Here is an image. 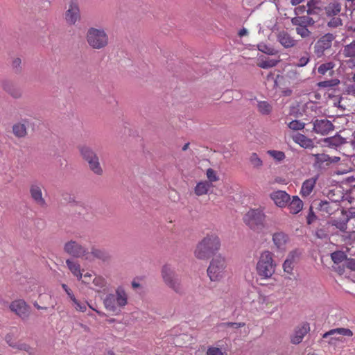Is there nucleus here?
<instances>
[{
    "instance_id": "41",
    "label": "nucleus",
    "mask_w": 355,
    "mask_h": 355,
    "mask_svg": "<svg viewBox=\"0 0 355 355\" xmlns=\"http://www.w3.org/2000/svg\"><path fill=\"white\" fill-rule=\"evenodd\" d=\"M267 153L279 162L283 161L286 157L285 153L280 150H268Z\"/></svg>"
},
{
    "instance_id": "34",
    "label": "nucleus",
    "mask_w": 355,
    "mask_h": 355,
    "mask_svg": "<svg viewBox=\"0 0 355 355\" xmlns=\"http://www.w3.org/2000/svg\"><path fill=\"white\" fill-rule=\"evenodd\" d=\"M80 152L83 159L87 162L97 156L96 153L89 146H83L80 148Z\"/></svg>"
},
{
    "instance_id": "15",
    "label": "nucleus",
    "mask_w": 355,
    "mask_h": 355,
    "mask_svg": "<svg viewBox=\"0 0 355 355\" xmlns=\"http://www.w3.org/2000/svg\"><path fill=\"white\" fill-rule=\"evenodd\" d=\"M313 132L321 135H326L334 129L332 122L326 119H315L313 121Z\"/></svg>"
},
{
    "instance_id": "7",
    "label": "nucleus",
    "mask_w": 355,
    "mask_h": 355,
    "mask_svg": "<svg viewBox=\"0 0 355 355\" xmlns=\"http://www.w3.org/2000/svg\"><path fill=\"white\" fill-rule=\"evenodd\" d=\"M86 40L94 49H104L109 44L108 35L103 28H89L86 33Z\"/></svg>"
},
{
    "instance_id": "64",
    "label": "nucleus",
    "mask_w": 355,
    "mask_h": 355,
    "mask_svg": "<svg viewBox=\"0 0 355 355\" xmlns=\"http://www.w3.org/2000/svg\"><path fill=\"white\" fill-rule=\"evenodd\" d=\"M334 269L336 271H337L340 275H342L343 272H344V268L343 267H340V266H338V268H335L334 267Z\"/></svg>"
},
{
    "instance_id": "29",
    "label": "nucleus",
    "mask_w": 355,
    "mask_h": 355,
    "mask_svg": "<svg viewBox=\"0 0 355 355\" xmlns=\"http://www.w3.org/2000/svg\"><path fill=\"white\" fill-rule=\"evenodd\" d=\"M66 264L71 273L77 277L78 280H80L83 277V274L80 270V264L70 259H67Z\"/></svg>"
},
{
    "instance_id": "2",
    "label": "nucleus",
    "mask_w": 355,
    "mask_h": 355,
    "mask_svg": "<svg viewBox=\"0 0 355 355\" xmlns=\"http://www.w3.org/2000/svg\"><path fill=\"white\" fill-rule=\"evenodd\" d=\"M220 247V241L215 234H207L196 245L195 257L198 259H207L218 252Z\"/></svg>"
},
{
    "instance_id": "6",
    "label": "nucleus",
    "mask_w": 355,
    "mask_h": 355,
    "mask_svg": "<svg viewBox=\"0 0 355 355\" xmlns=\"http://www.w3.org/2000/svg\"><path fill=\"white\" fill-rule=\"evenodd\" d=\"M266 215L263 209H250L243 216L244 223L254 232H259L265 227Z\"/></svg>"
},
{
    "instance_id": "43",
    "label": "nucleus",
    "mask_w": 355,
    "mask_h": 355,
    "mask_svg": "<svg viewBox=\"0 0 355 355\" xmlns=\"http://www.w3.org/2000/svg\"><path fill=\"white\" fill-rule=\"evenodd\" d=\"M6 340L7 342V343L12 347H15V348H17L20 350H24V351H26V352H29V349H31L30 347L26 344H19V345H16L15 344L12 340H11V336L10 335H7L6 336Z\"/></svg>"
},
{
    "instance_id": "37",
    "label": "nucleus",
    "mask_w": 355,
    "mask_h": 355,
    "mask_svg": "<svg viewBox=\"0 0 355 355\" xmlns=\"http://www.w3.org/2000/svg\"><path fill=\"white\" fill-rule=\"evenodd\" d=\"M13 134L17 137H24L26 135V128L23 123H17L12 126Z\"/></svg>"
},
{
    "instance_id": "50",
    "label": "nucleus",
    "mask_w": 355,
    "mask_h": 355,
    "mask_svg": "<svg viewBox=\"0 0 355 355\" xmlns=\"http://www.w3.org/2000/svg\"><path fill=\"white\" fill-rule=\"evenodd\" d=\"M277 60L268 59L266 60H262L259 64V67L262 69H269L275 67L277 64Z\"/></svg>"
},
{
    "instance_id": "52",
    "label": "nucleus",
    "mask_w": 355,
    "mask_h": 355,
    "mask_svg": "<svg viewBox=\"0 0 355 355\" xmlns=\"http://www.w3.org/2000/svg\"><path fill=\"white\" fill-rule=\"evenodd\" d=\"M295 264L291 263L289 261L285 260L283 263V270L288 275H292Z\"/></svg>"
},
{
    "instance_id": "57",
    "label": "nucleus",
    "mask_w": 355,
    "mask_h": 355,
    "mask_svg": "<svg viewBox=\"0 0 355 355\" xmlns=\"http://www.w3.org/2000/svg\"><path fill=\"white\" fill-rule=\"evenodd\" d=\"M345 266L352 270L355 271V259H347L345 261Z\"/></svg>"
},
{
    "instance_id": "25",
    "label": "nucleus",
    "mask_w": 355,
    "mask_h": 355,
    "mask_svg": "<svg viewBox=\"0 0 355 355\" xmlns=\"http://www.w3.org/2000/svg\"><path fill=\"white\" fill-rule=\"evenodd\" d=\"M318 177L315 176L306 180L302 183L300 190V194L302 197H308L311 193L315 186Z\"/></svg>"
},
{
    "instance_id": "51",
    "label": "nucleus",
    "mask_w": 355,
    "mask_h": 355,
    "mask_svg": "<svg viewBox=\"0 0 355 355\" xmlns=\"http://www.w3.org/2000/svg\"><path fill=\"white\" fill-rule=\"evenodd\" d=\"M258 49L268 55H273L275 54V49L265 44H260L258 45Z\"/></svg>"
},
{
    "instance_id": "35",
    "label": "nucleus",
    "mask_w": 355,
    "mask_h": 355,
    "mask_svg": "<svg viewBox=\"0 0 355 355\" xmlns=\"http://www.w3.org/2000/svg\"><path fill=\"white\" fill-rule=\"evenodd\" d=\"M335 67V64L333 62H325V63H323V64H321L318 67V72L320 74V75H325L328 71H329V73L331 75L333 74L334 73V71H333V69Z\"/></svg>"
},
{
    "instance_id": "60",
    "label": "nucleus",
    "mask_w": 355,
    "mask_h": 355,
    "mask_svg": "<svg viewBox=\"0 0 355 355\" xmlns=\"http://www.w3.org/2000/svg\"><path fill=\"white\" fill-rule=\"evenodd\" d=\"M347 92L349 94L355 95V84L349 85L347 87Z\"/></svg>"
},
{
    "instance_id": "19",
    "label": "nucleus",
    "mask_w": 355,
    "mask_h": 355,
    "mask_svg": "<svg viewBox=\"0 0 355 355\" xmlns=\"http://www.w3.org/2000/svg\"><path fill=\"white\" fill-rule=\"evenodd\" d=\"M347 143V139L338 133L333 137H327L323 139V144L325 146L336 150Z\"/></svg>"
},
{
    "instance_id": "13",
    "label": "nucleus",
    "mask_w": 355,
    "mask_h": 355,
    "mask_svg": "<svg viewBox=\"0 0 355 355\" xmlns=\"http://www.w3.org/2000/svg\"><path fill=\"white\" fill-rule=\"evenodd\" d=\"M310 331V324L307 322H304L293 330L291 335V343L294 345H298L303 340L304 336Z\"/></svg>"
},
{
    "instance_id": "14",
    "label": "nucleus",
    "mask_w": 355,
    "mask_h": 355,
    "mask_svg": "<svg viewBox=\"0 0 355 355\" xmlns=\"http://www.w3.org/2000/svg\"><path fill=\"white\" fill-rule=\"evenodd\" d=\"M66 22L69 25H74L80 19V11L78 3L71 1L64 14Z\"/></svg>"
},
{
    "instance_id": "48",
    "label": "nucleus",
    "mask_w": 355,
    "mask_h": 355,
    "mask_svg": "<svg viewBox=\"0 0 355 355\" xmlns=\"http://www.w3.org/2000/svg\"><path fill=\"white\" fill-rule=\"evenodd\" d=\"M91 254L94 257L101 259V260H105L107 258V253L101 249L93 248L92 249Z\"/></svg>"
},
{
    "instance_id": "40",
    "label": "nucleus",
    "mask_w": 355,
    "mask_h": 355,
    "mask_svg": "<svg viewBox=\"0 0 355 355\" xmlns=\"http://www.w3.org/2000/svg\"><path fill=\"white\" fill-rule=\"evenodd\" d=\"M340 83L338 79L334 78L328 80H324L319 82L317 85L319 88H333Z\"/></svg>"
},
{
    "instance_id": "26",
    "label": "nucleus",
    "mask_w": 355,
    "mask_h": 355,
    "mask_svg": "<svg viewBox=\"0 0 355 355\" xmlns=\"http://www.w3.org/2000/svg\"><path fill=\"white\" fill-rule=\"evenodd\" d=\"M292 25L300 27L305 25L313 26L315 21L312 17L309 16H296L291 19Z\"/></svg>"
},
{
    "instance_id": "8",
    "label": "nucleus",
    "mask_w": 355,
    "mask_h": 355,
    "mask_svg": "<svg viewBox=\"0 0 355 355\" xmlns=\"http://www.w3.org/2000/svg\"><path fill=\"white\" fill-rule=\"evenodd\" d=\"M161 274L166 286L177 293H183L181 280L173 267L168 264L163 266Z\"/></svg>"
},
{
    "instance_id": "45",
    "label": "nucleus",
    "mask_w": 355,
    "mask_h": 355,
    "mask_svg": "<svg viewBox=\"0 0 355 355\" xmlns=\"http://www.w3.org/2000/svg\"><path fill=\"white\" fill-rule=\"evenodd\" d=\"M301 252L298 250H295L290 252L286 259L293 264H296L300 257Z\"/></svg>"
},
{
    "instance_id": "36",
    "label": "nucleus",
    "mask_w": 355,
    "mask_h": 355,
    "mask_svg": "<svg viewBox=\"0 0 355 355\" xmlns=\"http://www.w3.org/2000/svg\"><path fill=\"white\" fill-rule=\"evenodd\" d=\"M93 284L95 286L94 290L101 292L107 287V281L105 278L98 276L93 279Z\"/></svg>"
},
{
    "instance_id": "44",
    "label": "nucleus",
    "mask_w": 355,
    "mask_h": 355,
    "mask_svg": "<svg viewBox=\"0 0 355 355\" xmlns=\"http://www.w3.org/2000/svg\"><path fill=\"white\" fill-rule=\"evenodd\" d=\"M288 127L293 130H302L305 127V123L300 120H293L288 124Z\"/></svg>"
},
{
    "instance_id": "27",
    "label": "nucleus",
    "mask_w": 355,
    "mask_h": 355,
    "mask_svg": "<svg viewBox=\"0 0 355 355\" xmlns=\"http://www.w3.org/2000/svg\"><path fill=\"white\" fill-rule=\"evenodd\" d=\"M287 205L291 214H297L302 209L303 202L297 196H293Z\"/></svg>"
},
{
    "instance_id": "55",
    "label": "nucleus",
    "mask_w": 355,
    "mask_h": 355,
    "mask_svg": "<svg viewBox=\"0 0 355 355\" xmlns=\"http://www.w3.org/2000/svg\"><path fill=\"white\" fill-rule=\"evenodd\" d=\"M316 219V216L315 215L312 207H311L309 209V212L306 217V221L308 224H311Z\"/></svg>"
},
{
    "instance_id": "17",
    "label": "nucleus",
    "mask_w": 355,
    "mask_h": 355,
    "mask_svg": "<svg viewBox=\"0 0 355 355\" xmlns=\"http://www.w3.org/2000/svg\"><path fill=\"white\" fill-rule=\"evenodd\" d=\"M340 209L338 200H321L318 205V209L323 214L332 215Z\"/></svg>"
},
{
    "instance_id": "28",
    "label": "nucleus",
    "mask_w": 355,
    "mask_h": 355,
    "mask_svg": "<svg viewBox=\"0 0 355 355\" xmlns=\"http://www.w3.org/2000/svg\"><path fill=\"white\" fill-rule=\"evenodd\" d=\"M212 187V184L207 180L200 181L196 184L194 188V193L198 196L206 195Z\"/></svg>"
},
{
    "instance_id": "3",
    "label": "nucleus",
    "mask_w": 355,
    "mask_h": 355,
    "mask_svg": "<svg viewBox=\"0 0 355 355\" xmlns=\"http://www.w3.org/2000/svg\"><path fill=\"white\" fill-rule=\"evenodd\" d=\"M277 263L274 259V254L269 250L261 252L257 265V274L261 279H269L275 272Z\"/></svg>"
},
{
    "instance_id": "39",
    "label": "nucleus",
    "mask_w": 355,
    "mask_h": 355,
    "mask_svg": "<svg viewBox=\"0 0 355 355\" xmlns=\"http://www.w3.org/2000/svg\"><path fill=\"white\" fill-rule=\"evenodd\" d=\"M331 258L334 263L338 264L347 260V255L343 251H336L331 254Z\"/></svg>"
},
{
    "instance_id": "46",
    "label": "nucleus",
    "mask_w": 355,
    "mask_h": 355,
    "mask_svg": "<svg viewBox=\"0 0 355 355\" xmlns=\"http://www.w3.org/2000/svg\"><path fill=\"white\" fill-rule=\"evenodd\" d=\"M311 56L308 52H305L304 55L300 57L297 62L295 64L296 67H303L306 66L310 61Z\"/></svg>"
},
{
    "instance_id": "63",
    "label": "nucleus",
    "mask_w": 355,
    "mask_h": 355,
    "mask_svg": "<svg viewBox=\"0 0 355 355\" xmlns=\"http://www.w3.org/2000/svg\"><path fill=\"white\" fill-rule=\"evenodd\" d=\"M316 235H317V236H318V238L322 239V238H323V237L324 236V232H323L322 230H318V231L316 232Z\"/></svg>"
},
{
    "instance_id": "62",
    "label": "nucleus",
    "mask_w": 355,
    "mask_h": 355,
    "mask_svg": "<svg viewBox=\"0 0 355 355\" xmlns=\"http://www.w3.org/2000/svg\"><path fill=\"white\" fill-rule=\"evenodd\" d=\"M247 33H248V31H247V29H246V28H243L242 29H241V30L239 31V35L240 37H243V36H244V35H247Z\"/></svg>"
},
{
    "instance_id": "38",
    "label": "nucleus",
    "mask_w": 355,
    "mask_h": 355,
    "mask_svg": "<svg viewBox=\"0 0 355 355\" xmlns=\"http://www.w3.org/2000/svg\"><path fill=\"white\" fill-rule=\"evenodd\" d=\"M311 1H312V0H309L306 3V6H297L294 9V12L295 14V15H302L304 13H306L307 15L306 16H309V17H316V15H312L311 13H309V12L308 11L309 10V2L311 3Z\"/></svg>"
},
{
    "instance_id": "1",
    "label": "nucleus",
    "mask_w": 355,
    "mask_h": 355,
    "mask_svg": "<svg viewBox=\"0 0 355 355\" xmlns=\"http://www.w3.org/2000/svg\"><path fill=\"white\" fill-rule=\"evenodd\" d=\"M309 13L316 15L318 17L324 16L329 19L327 22L329 28L334 29L343 26V21L340 17L343 5L340 0H312L309 2Z\"/></svg>"
},
{
    "instance_id": "11",
    "label": "nucleus",
    "mask_w": 355,
    "mask_h": 355,
    "mask_svg": "<svg viewBox=\"0 0 355 355\" xmlns=\"http://www.w3.org/2000/svg\"><path fill=\"white\" fill-rule=\"evenodd\" d=\"M63 249L64 252L75 258L83 257L88 253L85 247L73 240L66 242Z\"/></svg>"
},
{
    "instance_id": "5",
    "label": "nucleus",
    "mask_w": 355,
    "mask_h": 355,
    "mask_svg": "<svg viewBox=\"0 0 355 355\" xmlns=\"http://www.w3.org/2000/svg\"><path fill=\"white\" fill-rule=\"evenodd\" d=\"M227 263L221 255L214 257L207 270V276L211 282H219L226 276Z\"/></svg>"
},
{
    "instance_id": "32",
    "label": "nucleus",
    "mask_w": 355,
    "mask_h": 355,
    "mask_svg": "<svg viewBox=\"0 0 355 355\" xmlns=\"http://www.w3.org/2000/svg\"><path fill=\"white\" fill-rule=\"evenodd\" d=\"M257 107L259 112L262 115H269L272 112V105L266 101H257Z\"/></svg>"
},
{
    "instance_id": "54",
    "label": "nucleus",
    "mask_w": 355,
    "mask_h": 355,
    "mask_svg": "<svg viewBox=\"0 0 355 355\" xmlns=\"http://www.w3.org/2000/svg\"><path fill=\"white\" fill-rule=\"evenodd\" d=\"M223 352L220 349L215 347H210L207 351V355H223Z\"/></svg>"
},
{
    "instance_id": "21",
    "label": "nucleus",
    "mask_w": 355,
    "mask_h": 355,
    "mask_svg": "<svg viewBox=\"0 0 355 355\" xmlns=\"http://www.w3.org/2000/svg\"><path fill=\"white\" fill-rule=\"evenodd\" d=\"M288 241V236L283 232H275L272 235L274 245L279 250H284L286 249Z\"/></svg>"
},
{
    "instance_id": "4",
    "label": "nucleus",
    "mask_w": 355,
    "mask_h": 355,
    "mask_svg": "<svg viewBox=\"0 0 355 355\" xmlns=\"http://www.w3.org/2000/svg\"><path fill=\"white\" fill-rule=\"evenodd\" d=\"M128 294L122 286L115 289L114 293L107 294L103 300L105 308L112 313H119L128 304Z\"/></svg>"
},
{
    "instance_id": "33",
    "label": "nucleus",
    "mask_w": 355,
    "mask_h": 355,
    "mask_svg": "<svg viewBox=\"0 0 355 355\" xmlns=\"http://www.w3.org/2000/svg\"><path fill=\"white\" fill-rule=\"evenodd\" d=\"M89 167L90 170L98 175H101L103 173V170L101 166L99 159L98 156L95 157L94 159L87 162Z\"/></svg>"
},
{
    "instance_id": "22",
    "label": "nucleus",
    "mask_w": 355,
    "mask_h": 355,
    "mask_svg": "<svg viewBox=\"0 0 355 355\" xmlns=\"http://www.w3.org/2000/svg\"><path fill=\"white\" fill-rule=\"evenodd\" d=\"M313 157H315L314 167L316 168H325L331 164V157L327 154H313Z\"/></svg>"
},
{
    "instance_id": "49",
    "label": "nucleus",
    "mask_w": 355,
    "mask_h": 355,
    "mask_svg": "<svg viewBox=\"0 0 355 355\" xmlns=\"http://www.w3.org/2000/svg\"><path fill=\"white\" fill-rule=\"evenodd\" d=\"M206 175L208 179L207 182L212 184L214 182H216L219 180V177L216 172L213 168H208L206 171Z\"/></svg>"
},
{
    "instance_id": "61",
    "label": "nucleus",
    "mask_w": 355,
    "mask_h": 355,
    "mask_svg": "<svg viewBox=\"0 0 355 355\" xmlns=\"http://www.w3.org/2000/svg\"><path fill=\"white\" fill-rule=\"evenodd\" d=\"M304 1L305 0H291V4L293 6H296Z\"/></svg>"
},
{
    "instance_id": "10",
    "label": "nucleus",
    "mask_w": 355,
    "mask_h": 355,
    "mask_svg": "<svg viewBox=\"0 0 355 355\" xmlns=\"http://www.w3.org/2000/svg\"><path fill=\"white\" fill-rule=\"evenodd\" d=\"M338 335L352 337L353 336V332L349 329L347 328H336L332 329L327 332H325L322 335V338H329L327 343L329 345L336 346L339 342H343V340L337 336Z\"/></svg>"
},
{
    "instance_id": "20",
    "label": "nucleus",
    "mask_w": 355,
    "mask_h": 355,
    "mask_svg": "<svg viewBox=\"0 0 355 355\" xmlns=\"http://www.w3.org/2000/svg\"><path fill=\"white\" fill-rule=\"evenodd\" d=\"M341 216L339 218H333L330 221V224L332 226L336 227L337 229L340 230L341 232H346L347 228V223L349 220L347 212L343 209L340 210Z\"/></svg>"
},
{
    "instance_id": "24",
    "label": "nucleus",
    "mask_w": 355,
    "mask_h": 355,
    "mask_svg": "<svg viewBox=\"0 0 355 355\" xmlns=\"http://www.w3.org/2000/svg\"><path fill=\"white\" fill-rule=\"evenodd\" d=\"M292 139L295 143L304 148H312L314 147L313 141L301 133L295 134L293 135Z\"/></svg>"
},
{
    "instance_id": "47",
    "label": "nucleus",
    "mask_w": 355,
    "mask_h": 355,
    "mask_svg": "<svg viewBox=\"0 0 355 355\" xmlns=\"http://www.w3.org/2000/svg\"><path fill=\"white\" fill-rule=\"evenodd\" d=\"M250 162L251 164L255 168H259L262 166L263 162L261 159L258 156L256 153H252L250 157Z\"/></svg>"
},
{
    "instance_id": "16",
    "label": "nucleus",
    "mask_w": 355,
    "mask_h": 355,
    "mask_svg": "<svg viewBox=\"0 0 355 355\" xmlns=\"http://www.w3.org/2000/svg\"><path fill=\"white\" fill-rule=\"evenodd\" d=\"M42 185L41 183L35 182L30 186V194L33 200L40 207H46V202L42 196Z\"/></svg>"
},
{
    "instance_id": "42",
    "label": "nucleus",
    "mask_w": 355,
    "mask_h": 355,
    "mask_svg": "<svg viewBox=\"0 0 355 355\" xmlns=\"http://www.w3.org/2000/svg\"><path fill=\"white\" fill-rule=\"evenodd\" d=\"M309 25L296 27L295 31L302 38H308L311 36V32L308 28Z\"/></svg>"
},
{
    "instance_id": "59",
    "label": "nucleus",
    "mask_w": 355,
    "mask_h": 355,
    "mask_svg": "<svg viewBox=\"0 0 355 355\" xmlns=\"http://www.w3.org/2000/svg\"><path fill=\"white\" fill-rule=\"evenodd\" d=\"M21 63V60L20 58H15L12 61V67L14 69H16L17 70H18L20 68Z\"/></svg>"
},
{
    "instance_id": "23",
    "label": "nucleus",
    "mask_w": 355,
    "mask_h": 355,
    "mask_svg": "<svg viewBox=\"0 0 355 355\" xmlns=\"http://www.w3.org/2000/svg\"><path fill=\"white\" fill-rule=\"evenodd\" d=\"M277 41L284 48H291L296 45V40L287 32L281 31L277 35Z\"/></svg>"
},
{
    "instance_id": "53",
    "label": "nucleus",
    "mask_w": 355,
    "mask_h": 355,
    "mask_svg": "<svg viewBox=\"0 0 355 355\" xmlns=\"http://www.w3.org/2000/svg\"><path fill=\"white\" fill-rule=\"evenodd\" d=\"M74 305L75 309L80 312H85L87 310V303L86 302H80L76 297L75 300H71Z\"/></svg>"
},
{
    "instance_id": "12",
    "label": "nucleus",
    "mask_w": 355,
    "mask_h": 355,
    "mask_svg": "<svg viewBox=\"0 0 355 355\" xmlns=\"http://www.w3.org/2000/svg\"><path fill=\"white\" fill-rule=\"evenodd\" d=\"M10 309L14 312L21 320H27L31 315V307L24 300H16L12 301Z\"/></svg>"
},
{
    "instance_id": "30",
    "label": "nucleus",
    "mask_w": 355,
    "mask_h": 355,
    "mask_svg": "<svg viewBox=\"0 0 355 355\" xmlns=\"http://www.w3.org/2000/svg\"><path fill=\"white\" fill-rule=\"evenodd\" d=\"M3 88L13 98H18L21 96V89L10 83H3Z\"/></svg>"
},
{
    "instance_id": "9",
    "label": "nucleus",
    "mask_w": 355,
    "mask_h": 355,
    "mask_svg": "<svg viewBox=\"0 0 355 355\" xmlns=\"http://www.w3.org/2000/svg\"><path fill=\"white\" fill-rule=\"evenodd\" d=\"M336 39V35L331 33H327L321 35L313 45V53L317 58L324 57L326 52L330 51L332 48L333 42Z\"/></svg>"
},
{
    "instance_id": "31",
    "label": "nucleus",
    "mask_w": 355,
    "mask_h": 355,
    "mask_svg": "<svg viewBox=\"0 0 355 355\" xmlns=\"http://www.w3.org/2000/svg\"><path fill=\"white\" fill-rule=\"evenodd\" d=\"M342 55L346 58H355V39L349 44L344 45L341 50Z\"/></svg>"
},
{
    "instance_id": "56",
    "label": "nucleus",
    "mask_w": 355,
    "mask_h": 355,
    "mask_svg": "<svg viewBox=\"0 0 355 355\" xmlns=\"http://www.w3.org/2000/svg\"><path fill=\"white\" fill-rule=\"evenodd\" d=\"M62 287L64 290V291L66 292V293L67 294L69 297L71 299V300H75L76 297L74 296L70 288H69L67 285H66L65 284H62Z\"/></svg>"
},
{
    "instance_id": "18",
    "label": "nucleus",
    "mask_w": 355,
    "mask_h": 355,
    "mask_svg": "<svg viewBox=\"0 0 355 355\" xmlns=\"http://www.w3.org/2000/svg\"><path fill=\"white\" fill-rule=\"evenodd\" d=\"M270 198L279 207H285L291 200L290 196L286 191L282 190L271 193Z\"/></svg>"
},
{
    "instance_id": "58",
    "label": "nucleus",
    "mask_w": 355,
    "mask_h": 355,
    "mask_svg": "<svg viewBox=\"0 0 355 355\" xmlns=\"http://www.w3.org/2000/svg\"><path fill=\"white\" fill-rule=\"evenodd\" d=\"M225 325L227 327H231L234 329H238L240 327H242L245 325V323L243 322H227L225 323Z\"/></svg>"
}]
</instances>
